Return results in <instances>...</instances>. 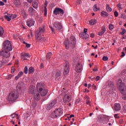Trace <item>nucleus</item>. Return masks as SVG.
<instances>
[{
  "label": "nucleus",
  "instance_id": "nucleus-46",
  "mask_svg": "<svg viewBox=\"0 0 126 126\" xmlns=\"http://www.w3.org/2000/svg\"><path fill=\"white\" fill-rule=\"evenodd\" d=\"M118 15H119V13L118 12V11H116L114 12V16L115 17H118Z\"/></svg>",
  "mask_w": 126,
  "mask_h": 126
},
{
  "label": "nucleus",
  "instance_id": "nucleus-16",
  "mask_svg": "<svg viewBox=\"0 0 126 126\" xmlns=\"http://www.w3.org/2000/svg\"><path fill=\"white\" fill-rule=\"evenodd\" d=\"M35 39L38 40H42V41H46V39L41 35L40 34L35 33Z\"/></svg>",
  "mask_w": 126,
  "mask_h": 126
},
{
  "label": "nucleus",
  "instance_id": "nucleus-31",
  "mask_svg": "<svg viewBox=\"0 0 126 126\" xmlns=\"http://www.w3.org/2000/svg\"><path fill=\"white\" fill-rule=\"evenodd\" d=\"M34 67H30L29 68V74H31V73H34Z\"/></svg>",
  "mask_w": 126,
  "mask_h": 126
},
{
  "label": "nucleus",
  "instance_id": "nucleus-34",
  "mask_svg": "<svg viewBox=\"0 0 126 126\" xmlns=\"http://www.w3.org/2000/svg\"><path fill=\"white\" fill-rule=\"evenodd\" d=\"M93 10H94V11H98V10H100V8H97V4H95L93 7Z\"/></svg>",
  "mask_w": 126,
  "mask_h": 126
},
{
  "label": "nucleus",
  "instance_id": "nucleus-36",
  "mask_svg": "<svg viewBox=\"0 0 126 126\" xmlns=\"http://www.w3.org/2000/svg\"><path fill=\"white\" fill-rule=\"evenodd\" d=\"M15 4L16 6L20 5V0H15Z\"/></svg>",
  "mask_w": 126,
  "mask_h": 126
},
{
  "label": "nucleus",
  "instance_id": "nucleus-2",
  "mask_svg": "<svg viewBox=\"0 0 126 126\" xmlns=\"http://www.w3.org/2000/svg\"><path fill=\"white\" fill-rule=\"evenodd\" d=\"M28 93L29 94H32L33 95V97L35 100V101H39L40 99H41V96L40 95V94H39V92L38 90H36V88L35 86L33 85H31Z\"/></svg>",
  "mask_w": 126,
  "mask_h": 126
},
{
  "label": "nucleus",
  "instance_id": "nucleus-38",
  "mask_svg": "<svg viewBox=\"0 0 126 126\" xmlns=\"http://www.w3.org/2000/svg\"><path fill=\"white\" fill-rule=\"evenodd\" d=\"M51 56H52V53L49 52L47 53L46 55L47 60H50V59H51Z\"/></svg>",
  "mask_w": 126,
  "mask_h": 126
},
{
  "label": "nucleus",
  "instance_id": "nucleus-18",
  "mask_svg": "<svg viewBox=\"0 0 126 126\" xmlns=\"http://www.w3.org/2000/svg\"><path fill=\"white\" fill-rule=\"evenodd\" d=\"M115 111L118 112V111L121 110V104L120 103H115L114 106Z\"/></svg>",
  "mask_w": 126,
  "mask_h": 126
},
{
  "label": "nucleus",
  "instance_id": "nucleus-24",
  "mask_svg": "<svg viewBox=\"0 0 126 126\" xmlns=\"http://www.w3.org/2000/svg\"><path fill=\"white\" fill-rule=\"evenodd\" d=\"M106 32V28H105V26H103L101 28V31L98 32V35L99 36H102L104 33Z\"/></svg>",
  "mask_w": 126,
  "mask_h": 126
},
{
  "label": "nucleus",
  "instance_id": "nucleus-32",
  "mask_svg": "<svg viewBox=\"0 0 126 126\" xmlns=\"http://www.w3.org/2000/svg\"><path fill=\"white\" fill-rule=\"evenodd\" d=\"M107 85L109 87H114V83L111 81H108L107 82Z\"/></svg>",
  "mask_w": 126,
  "mask_h": 126
},
{
  "label": "nucleus",
  "instance_id": "nucleus-61",
  "mask_svg": "<svg viewBox=\"0 0 126 126\" xmlns=\"http://www.w3.org/2000/svg\"><path fill=\"white\" fill-rule=\"evenodd\" d=\"M87 29H85L84 30V33H83V34H87Z\"/></svg>",
  "mask_w": 126,
  "mask_h": 126
},
{
  "label": "nucleus",
  "instance_id": "nucleus-63",
  "mask_svg": "<svg viewBox=\"0 0 126 126\" xmlns=\"http://www.w3.org/2000/svg\"><path fill=\"white\" fill-rule=\"evenodd\" d=\"M13 16H12V17H11V18H12V19H14V18H16V15H12Z\"/></svg>",
  "mask_w": 126,
  "mask_h": 126
},
{
  "label": "nucleus",
  "instance_id": "nucleus-62",
  "mask_svg": "<svg viewBox=\"0 0 126 126\" xmlns=\"http://www.w3.org/2000/svg\"><path fill=\"white\" fill-rule=\"evenodd\" d=\"M122 55L121 56V58H123V57H125V56H126V54H125V52H122Z\"/></svg>",
  "mask_w": 126,
  "mask_h": 126
},
{
  "label": "nucleus",
  "instance_id": "nucleus-58",
  "mask_svg": "<svg viewBox=\"0 0 126 126\" xmlns=\"http://www.w3.org/2000/svg\"><path fill=\"white\" fill-rule=\"evenodd\" d=\"M0 5H1L2 6L4 5V3L1 1H0Z\"/></svg>",
  "mask_w": 126,
  "mask_h": 126
},
{
  "label": "nucleus",
  "instance_id": "nucleus-10",
  "mask_svg": "<svg viewBox=\"0 0 126 126\" xmlns=\"http://www.w3.org/2000/svg\"><path fill=\"white\" fill-rule=\"evenodd\" d=\"M69 63H68L67 61H66L65 63V65L64 66V75H66V74L69 72Z\"/></svg>",
  "mask_w": 126,
  "mask_h": 126
},
{
  "label": "nucleus",
  "instance_id": "nucleus-37",
  "mask_svg": "<svg viewBox=\"0 0 126 126\" xmlns=\"http://www.w3.org/2000/svg\"><path fill=\"white\" fill-rule=\"evenodd\" d=\"M51 109H53V106L51 105V103H49L47 106V110H51Z\"/></svg>",
  "mask_w": 126,
  "mask_h": 126
},
{
  "label": "nucleus",
  "instance_id": "nucleus-27",
  "mask_svg": "<svg viewBox=\"0 0 126 126\" xmlns=\"http://www.w3.org/2000/svg\"><path fill=\"white\" fill-rule=\"evenodd\" d=\"M89 22L90 25H94L97 23V20H96V19H93L89 21Z\"/></svg>",
  "mask_w": 126,
  "mask_h": 126
},
{
  "label": "nucleus",
  "instance_id": "nucleus-15",
  "mask_svg": "<svg viewBox=\"0 0 126 126\" xmlns=\"http://www.w3.org/2000/svg\"><path fill=\"white\" fill-rule=\"evenodd\" d=\"M75 69L76 72H80L82 70V65L80 63H77Z\"/></svg>",
  "mask_w": 126,
  "mask_h": 126
},
{
  "label": "nucleus",
  "instance_id": "nucleus-20",
  "mask_svg": "<svg viewBox=\"0 0 126 126\" xmlns=\"http://www.w3.org/2000/svg\"><path fill=\"white\" fill-rule=\"evenodd\" d=\"M45 32V29L39 28L38 30L35 32V34H43Z\"/></svg>",
  "mask_w": 126,
  "mask_h": 126
},
{
  "label": "nucleus",
  "instance_id": "nucleus-8",
  "mask_svg": "<svg viewBox=\"0 0 126 126\" xmlns=\"http://www.w3.org/2000/svg\"><path fill=\"white\" fill-rule=\"evenodd\" d=\"M3 49L7 51H12V46H11V43L8 40H6L3 43Z\"/></svg>",
  "mask_w": 126,
  "mask_h": 126
},
{
  "label": "nucleus",
  "instance_id": "nucleus-43",
  "mask_svg": "<svg viewBox=\"0 0 126 126\" xmlns=\"http://www.w3.org/2000/svg\"><path fill=\"white\" fill-rule=\"evenodd\" d=\"M72 117L74 118V115L71 114V115H70L69 117L68 116L67 118L68 121H70V119H71V118H72Z\"/></svg>",
  "mask_w": 126,
  "mask_h": 126
},
{
  "label": "nucleus",
  "instance_id": "nucleus-51",
  "mask_svg": "<svg viewBox=\"0 0 126 126\" xmlns=\"http://www.w3.org/2000/svg\"><path fill=\"white\" fill-rule=\"evenodd\" d=\"M114 117L116 119H120V116H119V114H115L114 115Z\"/></svg>",
  "mask_w": 126,
  "mask_h": 126
},
{
  "label": "nucleus",
  "instance_id": "nucleus-40",
  "mask_svg": "<svg viewBox=\"0 0 126 126\" xmlns=\"http://www.w3.org/2000/svg\"><path fill=\"white\" fill-rule=\"evenodd\" d=\"M109 30H110V31H112V30L114 29V25H113V24H110L109 25Z\"/></svg>",
  "mask_w": 126,
  "mask_h": 126
},
{
  "label": "nucleus",
  "instance_id": "nucleus-12",
  "mask_svg": "<svg viewBox=\"0 0 126 126\" xmlns=\"http://www.w3.org/2000/svg\"><path fill=\"white\" fill-rule=\"evenodd\" d=\"M63 102H64V104H66V103H69V102L71 101V97H70V95L65 94L63 97Z\"/></svg>",
  "mask_w": 126,
  "mask_h": 126
},
{
  "label": "nucleus",
  "instance_id": "nucleus-52",
  "mask_svg": "<svg viewBox=\"0 0 126 126\" xmlns=\"http://www.w3.org/2000/svg\"><path fill=\"white\" fill-rule=\"evenodd\" d=\"M80 101H81V99L80 98H77L76 100V103L77 104H78V103H79L80 102Z\"/></svg>",
  "mask_w": 126,
  "mask_h": 126
},
{
  "label": "nucleus",
  "instance_id": "nucleus-28",
  "mask_svg": "<svg viewBox=\"0 0 126 126\" xmlns=\"http://www.w3.org/2000/svg\"><path fill=\"white\" fill-rule=\"evenodd\" d=\"M106 10L107 11V12H112V8L110 7L109 4L106 5Z\"/></svg>",
  "mask_w": 126,
  "mask_h": 126
},
{
  "label": "nucleus",
  "instance_id": "nucleus-44",
  "mask_svg": "<svg viewBox=\"0 0 126 126\" xmlns=\"http://www.w3.org/2000/svg\"><path fill=\"white\" fill-rule=\"evenodd\" d=\"M121 18H123V19H126V15H125V13H122L121 14Z\"/></svg>",
  "mask_w": 126,
  "mask_h": 126
},
{
  "label": "nucleus",
  "instance_id": "nucleus-54",
  "mask_svg": "<svg viewBox=\"0 0 126 126\" xmlns=\"http://www.w3.org/2000/svg\"><path fill=\"white\" fill-rule=\"evenodd\" d=\"M82 0H77V3L78 4H80L81 3Z\"/></svg>",
  "mask_w": 126,
  "mask_h": 126
},
{
  "label": "nucleus",
  "instance_id": "nucleus-55",
  "mask_svg": "<svg viewBox=\"0 0 126 126\" xmlns=\"http://www.w3.org/2000/svg\"><path fill=\"white\" fill-rule=\"evenodd\" d=\"M31 46V44H30L26 43V47H27V48H30Z\"/></svg>",
  "mask_w": 126,
  "mask_h": 126
},
{
  "label": "nucleus",
  "instance_id": "nucleus-45",
  "mask_svg": "<svg viewBox=\"0 0 126 126\" xmlns=\"http://www.w3.org/2000/svg\"><path fill=\"white\" fill-rule=\"evenodd\" d=\"M32 125L33 126H37V121H33V123H32Z\"/></svg>",
  "mask_w": 126,
  "mask_h": 126
},
{
  "label": "nucleus",
  "instance_id": "nucleus-35",
  "mask_svg": "<svg viewBox=\"0 0 126 126\" xmlns=\"http://www.w3.org/2000/svg\"><path fill=\"white\" fill-rule=\"evenodd\" d=\"M83 38L86 40V39H88V38H89V35L87 33H83Z\"/></svg>",
  "mask_w": 126,
  "mask_h": 126
},
{
  "label": "nucleus",
  "instance_id": "nucleus-59",
  "mask_svg": "<svg viewBox=\"0 0 126 126\" xmlns=\"http://www.w3.org/2000/svg\"><path fill=\"white\" fill-rule=\"evenodd\" d=\"M86 103L87 105H89V104H90V100H86Z\"/></svg>",
  "mask_w": 126,
  "mask_h": 126
},
{
  "label": "nucleus",
  "instance_id": "nucleus-6",
  "mask_svg": "<svg viewBox=\"0 0 126 126\" xmlns=\"http://www.w3.org/2000/svg\"><path fill=\"white\" fill-rule=\"evenodd\" d=\"M19 93L17 91H13L11 92L8 95L7 100L9 102H15L18 99Z\"/></svg>",
  "mask_w": 126,
  "mask_h": 126
},
{
  "label": "nucleus",
  "instance_id": "nucleus-19",
  "mask_svg": "<svg viewBox=\"0 0 126 126\" xmlns=\"http://www.w3.org/2000/svg\"><path fill=\"white\" fill-rule=\"evenodd\" d=\"M23 87H24V84L22 82H20L17 85V89L19 90H21Z\"/></svg>",
  "mask_w": 126,
  "mask_h": 126
},
{
  "label": "nucleus",
  "instance_id": "nucleus-7",
  "mask_svg": "<svg viewBox=\"0 0 126 126\" xmlns=\"http://www.w3.org/2000/svg\"><path fill=\"white\" fill-rule=\"evenodd\" d=\"M63 109L61 108H58L56 109V110L52 113L51 117L53 118H58V117H61V116L63 115Z\"/></svg>",
  "mask_w": 126,
  "mask_h": 126
},
{
  "label": "nucleus",
  "instance_id": "nucleus-42",
  "mask_svg": "<svg viewBox=\"0 0 126 126\" xmlns=\"http://www.w3.org/2000/svg\"><path fill=\"white\" fill-rule=\"evenodd\" d=\"M16 116L18 117V115H17L16 113H14L11 115V117L12 119H14Z\"/></svg>",
  "mask_w": 126,
  "mask_h": 126
},
{
  "label": "nucleus",
  "instance_id": "nucleus-17",
  "mask_svg": "<svg viewBox=\"0 0 126 126\" xmlns=\"http://www.w3.org/2000/svg\"><path fill=\"white\" fill-rule=\"evenodd\" d=\"M21 15H22V16H23V18L24 19H26V18L28 16L27 13L26 12V11H25V10H24V9H21Z\"/></svg>",
  "mask_w": 126,
  "mask_h": 126
},
{
  "label": "nucleus",
  "instance_id": "nucleus-22",
  "mask_svg": "<svg viewBox=\"0 0 126 126\" xmlns=\"http://www.w3.org/2000/svg\"><path fill=\"white\" fill-rule=\"evenodd\" d=\"M12 14H7V15H5L4 16V18H5L6 20H7V21H10V20H11V17H12Z\"/></svg>",
  "mask_w": 126,
  "mask_h": 126
},
{
  "label": "nucleus",
  "instance_id": "nucleus-30",
  "mask_svg": "<svg viewBox=\"0 0 126 126\" xmlns=\"http://www.w3.org/2000/svg\"><path fill=\"white\" fill-rule=\"evenodd\" d=\"M4 33V31L3 30V28L1 27H0V37H2V36H3Z\"/></svg>",
  "mask_w": 126,
  "mask_h": 126
},
{
  "label": "nucleus",
  "instance_id": "nucleus-39",
  "mask_svg": "<svg viewBox=\"0 0 126 126\" xmlns=\"http://www.w3.org/2000/svg\"><path fill=\"white\" fill-rule=\"evenodd\" d=\"M24 72L25 74H27V73H28V67L27 66L25 67Z\"/></svg>",
  "mask_w": 126,
  "mask_h": 126
},
{
  "label": "nucleus",
  "instance_id": "nucleus-49",
  "mask_svg": "<svg viewBox=\"0 0 126 126\" xmlns=\"http://www.w3.org/2000/svg\"><path fill=\"white\" fill-rule=\"evenodd\" d=\"M117 6L120 8V9H123V8L122 7V4L121 3L118 4Z\"/></svg>",
  "mask_w": 126,
  "mask_h": 126
},
{
  "label": "nucleus",
  "instance_id": "nucleus-23",
  "mask_svg": "<svg viewBox=\"0 0 126 126\" xmlns=\"http://www.w3.org/2000/svg\"><path fill=\"white\" fill-rule=\"evenodd\" d=\"M100 15H101L102 17L107 18L109 16V13L105 11H102L101 12Z\"/></svg>",
  "mask_w": 126,
  "mask_h": 126
},
{
  "label": "nucleus",
  "instance_id": "nucleus-48",
  "mask_svg": "<svg viewBox=\"0 0 126 126\" xmlns=\"http://www.w3.org/2000/svg\"><path fill=\"white\" fill-rule=\"evenodd\" d=\"M120 34H121V35H125V34H126V29H124Z\"/></svg>",
  "mask_w": 126,
  "mask_h": 126
},
{
  "label": "nucleus",
  "instance_id": "nucleus-57",
  "mask_svg": "<svg viewBox=\"0 0 126 126\" xmlns=\"http://www.w3.org/2000/svg\"><path fill=\"white\" fill-rule=\"evenodd\" d=\"M99 79H100V76H97L95 78V80L96 81H98V80H99Z\"/></svg>",
  "mask_w": 126,
  "mask_h": 126
},
{
  "label": "nucleus",
  "instance_id": "nucleus-53",
  "mask_svg": "<svg viewBox=\"0 0 126 126\" xmlns=\"http://www.w3.org/2000/svg\"><path fill=\"white\" fill-rule=\"evenodd\" d=\"M51 30L52 31V32H53V33H55V29H54V28H53V27L52 26H49Z\"/></svg>",
  "mask_w": 126,
  "mask_h": 126
},
{
  "label": "nucleus",
  "instance_id": "nucleus-33",
  "mask_svg": "<svg viewBox=\"0 0 126 126\" xmlns=\"http://www.w3.org/2000/svg\"><path fill=\"white\" fill-rule=\"evenodd\" d=\"M50 104H51L52 107H54L56 104H57V100L54 99L52 100L50 102Z\"/></svg>",
  "mask_w": 126,
  "mask_h": 126
},
{
  "label": "nucleus",
  "instance_id": "nucleus-14",
  "mask_svg": "<svg viewBox=\"0 0 126 126\" xmlns=\"http://www.w3.org/2000/svg\"><path fill=\"white\" fill-rule=\"evenodd\" d=\"M29 13L30 15H31L32 16H33V15H35L36 14V11L33 7H30L29 8Z\"/></svg>",
  "mask_w": 126,
  "mask_h": 126
},
{
  "label": "nucleus",
  "instance_id": "nucleus-56",
  "mask_svg": "<svg viewBox=\"0 0 126 126\" xmlns=\"http://www.w3.org/2000/svg\"><path fill=\"white\" fill-rule=\"evenodd\" d=\"M90 37L91 38H94V37H95V35H94V33H91L90 34Z\"/></svg>",
  "mask_w": 126,
  "mask_h": 126
},
{
  "label": "nucleus",
  "instance_id": "nucleus-47",
  "mask_svg": "<svg viewBox=\"0 0 126 126\" xmlns=\"http://www.w3.org/2000/svg\"><path fill=\"white\" fill-rule=\"evenodd\" d=\"M39 23H42L43 22V18L42 17H39Z\"/></svg>",
  "mask_w": 126,
  "mask_h": 126
},
{
  "label": "nucleus",
  "instance_id": "nucleus-60",
  "mask_svg": "<svg viewBox=\"0 0 126 126\" xmlns=\"http://www.w3.org/2000/svg\"><path fill=\"white\" fill-rule=\"evenodd\" d=\"M14 71H15V69L14 68H12L11 70V73H14Z\"/></svg>",
  "mask_w": 126,
  "mask_h": 126
},
{
  "label": "nucleus",
  "instance_id": "nucleus-26",
  "mask_svg": "<svg viewBox=\"0 0 126 126\" xmlns=\"http://www.w3.org/2000/svg\"><path fill=\"white\" fill-rule=\"evenodd\" d=\"M22 75H23V72L20 71V72H19L18 75L15 77V79L16 80H18V79H19L20 77H21Z\"/></svg>",
  "mask_w": 126,
  "mask_h": 126
},
{
  "label": "nucleus",
  "instance_id": "nucleus-13",
  "mask_svg": "<svg viewBox=\"0 0 126 126\" xmlns=\"http://www.w3.org/2000/svg\"><path fill=\"white\" fill-rule=\"evenodd\" d=\"M35 24V21L33 19H29L27 21V25L28 27H31L32 26H33Z\"/></svg>",
  "mask_w": 126,
  "mask_h": 126
},
{
  "label": "nucleus",
  "instance_id": "nucleus-4",
  "mask_svg": "<svg viewBox=\"0 0 126 126\" xmlns=\"http://www.w3.org/2000/svg\"><path fill=\"white\" fill-rule=\"evenodd\" d=\"M44 86V85L41 83H38L36 85L37 92H38L39 94H40L42 97H44L48 94V90L45 89Z\"/></svg>",
  "mask_w": 126,
  "mask_h": 126
},
{
  "label": "nucleus",
  "instance_id": "nucleus-25",
  "mask_svg": "<svg viewBox=\"0 0 126 126\" xmlns=\"http://www.w3.org/2000/svg\"><path fill=\"white\" fill-rule=\"evenodd\" d=\"M32 5L33 8H35V9H37L38 7H39V5H38V2L36 1H33L32 3Z\"/></svg>",
  "mask_w": 126,
  "mask_h": 126
},
{
  "label": "nucleus",
  "instance_id": "nucleus-50",
  "mask_svg": "<svg viewBox=\"0 0 126 126\" xmlns=\"http://www.w3.org/2000/svg\"><path fill=\"white\" fill-rule=\"evenodd\" d=\"M11 77H12V74L9 75L6 77V79H11Z\"/></svg>",
  "mask_w": 126,
  "mask_h": 126
},
{
  "label": "nucleus",
  "instance_id": "nucleus-29",
  "mask_svg": "<svg viewBox=\"0 0 126 126\" xmlns=\"http://www.w3.org/2000/svg\"><path fill=\"white\" fill-rule=\"evenodd\" d=\"M55 76H56V79H57L58 77H61V71H60L59 70H57L56 71Z\"/></svg>",
  "mask_w": 126,
  "mask_h": 126
},
{
  "label": "nucleus",
  "instance_id": "nucleus-3",
  "mask_svg": "<svg viewBox=\"0 0 126 126\" xmlns=\"http://www.w3.org/2000/svg\"><path fill=\"white\" fill-rule=\"evenodd\" d=\"M9 51L3 49V50L0 52V56H1L2 58V63L3 64H5L9 62L8 60V58L10 57V52Z\"/></svg>",
  "mask_w": 126,
  "mask_h": 126
},
{
  "label": "nucleus",
  "instance_id": "nucleus-21",
  "mask_svg": "<svg viewBox=\"0 0 126 126\" xmlns=\"http://www.w3.org/2000/svg\"><path fill=\"white\" fill-rule=\"evenodd\" d=\"M21 58L22 60H24V61H26L27 59L30 58V56L28 53H25L23 55H22Z\"/></svg>",
  "mask_w": 126,
  "mask_h": 126
},
{
  "label": "nucleus",
  "instance_id": "nucleus-11",
  "mask_svg": "<svg viewBox=\"0 0 126 126\" xmlns=\"http://www.w3.org/2000/svg\"><path fill=\"white\" fill-rule=\"evenodd\" d=\"M53 12L54 14H55V15H58V14H61L62 15H63V13H64V11H63V10L61 8L58 7L55 8Z\"/></svg>",
  "mask_w": 126,
  "mask_h": 126
},
{
  "label": "nucleus",
  "instance_id": "nucleus-9",
  "mask_svg": "<svg viewBox=\"0 0 126 126\" xmlns=\"http://www.w3.org/2000/svg\"><path fill=\"white\" fill-rule=\"evenodd\" d=\"M53 26L56 28V30H58V31H63V25L59 22H55L54 23Z\"/></svg>",
  "mask_w": 126,
  "mask_h": 126
},
{
  "label": "nucleus",
  "instance_id": "nucleus-64",
  "mask_svg": "<svg viewBox=\"0 0 126 126\" xmlns=\"http://www.w3.org/2000/svg\"><path fill=\"white\" fill-rule=\"evenodd\" d=\"M92 47L93 48H94V49H97L98 45H96L95 46H94V45H92Z\"/></svg>",
  "mask_w": 126,
  "mask_h": 126
},
{
  "label": "nucleus",
  "instance_id": "nucleus-1",
  "mask_svg": "<svg viewBox=\"0 0 126 126\" xmlns=\"http://www.w3.org/2000/svg\"><path fill=\"white\" fill-rule=\"evenodd\" d=\"M64 45L66 49H69V47H71L72 49L75 47V45H76V38L75 36L72 35L70 37L69 40L68 39H66L64 41Z\"/></svg>",
  "mask_w": 126,
  "mask_h": 126
},
{
  "label": "nucleus",
  "instance_id": "nucleus-5",
  "mask_svg": "<svg viewBox=\"0 0 126 126\" xmlns=\"http://www.w3.org/2000/svg\"><path fill=\"white\" fill-rule=\"evenodd\" d=\"M123 81L121 79H119L118 80V82L117 83V87L121 91L122 94H123L122 99L123 100H126V90H125V84L122 83Z\"/></svg>",
  "mask_w": 126,
  "mask_h": 126
},
{
  "label": "nucleus",
  "instance_id": "nucleus-41",
  "mask_svg": "<svg viewBox=\"0 0 126 126\" xmlns=\"http://www.w3.org/2000/svg\"><path fill=\"white\" fill-rule=\"evenodd\" d=\"M102 60L104 62H106V61H108V60H109V58L107 56H103L102 58Z\"/></svg>",
  "mask_w": 126,
  "mask_h": 126
}]
</instances>
